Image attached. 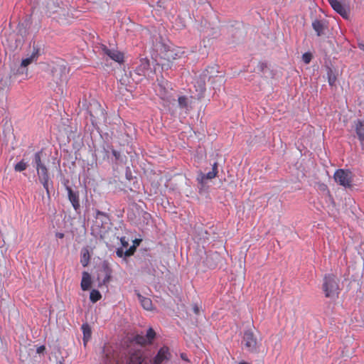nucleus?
Listing matches in <instances>:
<instances>
[{
	"label": "nucleus",
	"instance_id": "obj_1",
	"mask_svg": "<svg viewBox=\"0 0 364 364\" xmlns=\"http://www.w3.org/2000/svg\"><path fill=\"white\" fill-rule=\"evenodd\" d=\"M323 291L327 298L338 297L339 285L334 274L326 275L323 278Z\"/></svg>",
	"mask_w": 364,
	"mask_h": 364
},
{
	"label": "nucleus",
	"instance_id": "obj_2",
	"mask_svg": "<svg viewBox=\"0 0 364 364\" xmlns=\"http://www.w3.org/2000/svg\"><path fill=\"white\" fill-rule=\"evenodd\" d=\"M200 102L198 99L193 96H179L178 98V106L181 112H191L193 107Z\"/></svg>",
	"mask_w": 364,
	"mask_h": 364
},
{
	"label": "nucleus",
	"instance_id": "obj_3",
	"mask_svg": "<svg viewBox=\"0 0 364 364\" xmlns=\"http://www.w3.org/2000/svg\"><path fill=\"white\" fill-rule=\"evenodd\" d=\"M336 183L344 187H350L352 185V173L348 170L338 169L334 173Z\"/></svg>",
	"mask_w": 364,
	"mask_h": 364
},
{
	"label": "nucleus",
	"instance_id": "obj_4",
	"mask_svg": "<svg viewBox=\"0 0 364 364\" xmlns=\"http://www.w3.org/2000/svg\"><path fill=\"white\" fill-rule=\"evenodd\" d=\"M101 49L103 53L107 55L112 60L122 63L124 62V53L114 48H108L106 46L102 45Z\"/></svg>",
	"mask_w": 364,
	"mask_h": 364
},
{
	"label": "nucleus",
	"instance_id": "obj_5",
	"mask_svg": "<svg viewBox=\"0 0 364 364\" xmlns=\"http://www.w3.org/2000/svg\"><path fill=\"white\" fill-rule=\"evenodd\" d=\"M36 171L40 182L46 189L48 196L50 197L49 174L47 167L44 165L36 168Z\"/></svg>",
	"mask_w": 364,
	"mask_h": 364
},
{
	"label": "nucleus",
	"instance_id": "obj_6",
	"mask_svg": "<svg viewBox=\"0 0 364 364\" xmlns=\"http://www.w3.org/2000/svg\"><path fill=\"white\" fill-rule=\"evenodd\" d=\"M243 342L249 351L254 352L257 350V341L252 331L248 330L245 332Z\"/></svg>",
	"mask_w": 364,
	"mask_h": 364
},
{
	"label": "nucleus",
	"instance_id": "obj_7",
	"mask_svg": "<svg viewBox=\"0 0 364 364\" xmlns=\"http://www.w3.org/2000/svg\"><path fill=\"white\" fill-rule=\"evenodd\" d=\"M108 220V216L105 213L97 210L95 220L92 227V230L101 232V228H105L104 225L107 224Z\"/></svg>",
	"mask_w": 364,
	"mask_h": 364
},
{
	"label": "nucleus",
	"instance_id": "obj_8",
	"mask_svg": "<svg viewBox=\"0 0 364 364\" xmlns=\"http://www.w3.org/2000/svg\"><path fill=\"white\" fill-rule=\"evenodd\" d=\"M312 28L318 36H321L325 35L326 31L328 30V23L325 20L315 19L312 22Z\"/></svg>",
	"mask_w": 364,
	"mask_h": 364
},
{
	"label": "nucleus",
	"instance_id": "obj_9",
	"mask_svg": "<svg viewBox=\"0 0 364 364\" xmlns=\"http://www.w3.org/2000/svg\"><path fill=\"white\" fill-rule=\"evenodd\" d=\"M328 1L334 11L343 18H348V11L338 0H328Z\"/></svg>",
	"mask_w": 364,
	"mask_h": 364
},
{
	"label": "nucleus",
	"instance_id": "obj_10",
	"mask_svg": "<svg viewBox=\"0 0 364 364\" xmlns=\"http://www.w3.org/2000/svg\"><path fill=\"white\" fill-rule=\"evenodd\" d=\"M169 349L164 346L159 349L156 355L154 358V364H161L164 360L168 359Z\"/></svg>",
	"mask_w": 364,
	"mask_h": 364
},
{
	"label": "nucleus",
	"instance_id": "obj_11",
	"mask_svg": "<svg viewBox=\"0 0 364 364\" xmlns=\"http://www.w3.org/2000/svg\"><path fill=\"white\" fill-rule=\"evenodd\" d=\"M149 60L147 58H141L139 60V65L136 68V73L139 75L144 76L149 70Z\"/></svg>",
	"mask_w": 364,
	"mask_h": 364
},
{
	"label": "nucleus",
	"instance_id": "obj_12",
	"mask_svg": "<svg viewBox=\"0 0 364 364\" xmlns=\"http://www.w3.org/2000/svg\"><path fill=\"white\" fill-rule=\"evenodd\" d=\"M218 173V164L215 162L213 165L212 171H209L208 173L204 174L203 173H200V178H198V180L200 183H204L205 180L206 179H213L216 177Z\"/></svg>",
	"mask_w": 364,
	"mask_h": 364
},
{
	"label": "nucleus",
	"instance_id": "obj_13",
	"mask_svg": "<svg viewBox=\"0 0 364 364\" xmlns=\"http://www.w3.org/2000/svg\"><path fill=\"white\" fill-rule=\"evenodd\" d=\"M68 192V198L72 203L74 209L77 210L80 208L79 196L77 193L74 192L70 187H67Z\"/></svg>",
	"mask_w": 364,
	"mask_h": 364
},
{
	"label": "nucleus",
	"instance_id": "obj_14",
	"mask_svg": "<svg viewBox=\"0 0 364 364\" xmlns=\"http://www.w3.org/2000/svg\"><path fill=\"white\" fill-rule=\"evenodd\" d=\"M136 296L138 297L139 301L141 303L142 307L147 311L153 310V304L152 301L149 298H146L143 296L140 293H136Z\"/></svg>",
	"mask_w": 364,
	"mask_h": 364
},
{
	"label": "nucleus",
	"instance_id": "obj_15",
	"mask_svg": "<svg viewBox=\"0 0 364 364\" xmlns=\"http://www.w3.org/2000/svg\"><path fill=\"white\" fill-rule=\"evenodd\" d=\"M355 129L359 140L364 141V119L355 122Z\"/></svg>",
	"mask_w": 364,
	"mask_h": 364
},
{
	"label": "nucleus",
	"instance_id": "obj_16",
	"mask_svg": "<svg viewBox=\"0 0 364 364\" xmlns=\"http://www.w3.org/2000/svg\"><path fill=\"white\" fill-rule=\"evenodd\" d=\"M91 286V277L87 272L82 273L81 288L83 291L88 290Z\"/></svg>",
	"mask_w": 364,
	"mask_h": 364
},
{
	"label": "nucleus",
	"instance_id": "obj_17",
	"mask_svg": "<svg viewBox=\"0 0 364 364\" xmlns=\"http://www.w3.org/2000/svg\"><path fill=\"white\" fill-rule=\"evenodd\" d=\"M82 330L83 333V342L86 345L87 342L90 339L92 335L91 328L87 323L82 325Z\"/></svg>",
	"mask_w": 364,
	"mask_h": 364
},
{
	"label": "nucleus",
	"instance_id": "obj_18",
	"mask_svg": "<svg viewBox=\"0 0 364 364\" xmlns=\"http://www.w3.org/2000/svg\"><path fill=\"white\" fill-rule=\"evenodd\" d=\"M143 360L141 352H134L130 355L128 364H141Z\"/></svg>",
	"mask_w": 364,
	"mask_h": 364
},
{
	"label": "nucleus",
	"instance_id": "obj_19",
	"mask_svg": "<svg viewBox=\"0 0 364 364\" xmlns=\"http://www.w3.org/2000/svg\"><path fill=\"white\" fill-rule=\"evenodd\" d=\"M158 95L163 100H169L171 96L169 95V92L166 89L165 85L159 83V89L157 90Z\"/></svg>",
	"mask_w": 364,
	"mask_h": 364
},
{
	"label": "nucleus",
	"instance_id": "obj_20",
	"mask_svg": "<svg viewBox=\"0 0 364 364\" xmlns=\"http://www.w3.org/2000/svg\"><path fill=\"white\" fill-rule=\"evenodd\" d=\"M48 11L50 14H58L65 15V10L61 8L59 5H55L54 2H52L48 6Z\"/></svg>",
	"mask_w": 364,
	"mask_h": 364
},
{
	"label": "nucleus",
	"instance_id": "obj_21",
	"mask_svg": "<svg viewBox=\"0 0 364 364\" xmlns=\"http://www.w3.org/2000/svg\"><path fill=\"white\" fill-rule=\"evenodd\" d=\"M101 112V105L97 101H93L87 107V114H97Z\"/></svg>",
	"mask_w": 364,
	"mask_h": 364
},
{
	"label": "nucleus",
	"instance_id": "obj_22",
	"mask_svg": "<svg viewBox=\"0 0 364 364\" xmlns=\"http://www.w3.org/2000/svg\"><path fill=\"white\" fill-rule=\"evenodd\" d=\"M103 271L105 272V277L103 279V282L104 283H107V282H109L110 279H111V277H112V269H110V267L108 266L107 264H103Z\"/></svg>",
	"mask_w": 364,
	"mask_h": 364
},
{
	"label": "nucleus",
	"instance_id": "obj_23",
	"mask_svg": "<svg viewBox=\"0 0 364 364\" xmlns=\"http://www.w3.org/2000/svg\"><path fill=\"white\" fill-rule=\"evenodd\" d=\"M101 294L98 290L92 289L90 294V299L92 302L95 303L101 299Z\"/></svg>",
	"mask_w": 364,
	"mask_h": 364
},
{
	"label": "nucleus",
	"instance_id": "obj_24",
	"mask_svg": "<svg viewBox=\"0 0 364 364\" xmlns=\"http://www.w3.org/2000/svg\"><path fill=\"white\" fill-rule=\"evenodd\" d=\"M41 154L42 151H38L34 154L33 162L36 168L45 165L41 161Z\"/></svg>",
	"mask_w": 364,
	"mask_h": 364
},
{
	"label": "nucleus",
	"instance_id": "obj_25",
	"mask_svg": "<svg viewBox=\"0 0 364 364\" xmlns=\"http://www.w3.org/2000/svg\"><path fill=\"white\" fill-rule=\"evenodd\" d=\"M90 260V254L87 249L84 250L82 252L81 263L83 267H86L88 264Z\"/></svg>",
	"mask_w": 364,
	"mask_h": 364
},
{
	"label": "nucleus",
	"instance_id": "obj_26",
	"mask_svg": "<svg viewBox=\"0 0 364 364\" xmlns=\"http://www.w3.org/2000/svg\"><path fill=\"white\" fill-rule=\"evenodd\" d=\"M28 167V164L23 160H21L18 163H17L14 166V170L18 172L23 171L26 170Z\"/></svg>",
	"mask_w": 364,
	"mask_h": 364
},
{
	"label": "nucleus",
	"instance_id": "obj_27",
	"mask_svg": "<svg viewBox=\"0 0 364 364\" xmlns=\"http://www.w3.org/2000/svg\"><path fill=\"white\" fill-rule=\"evenodd\" d=\"M156 336V333L154 331L153 328H149L146 332V338L149 341V343L151 342V341Z\"/></svg>",
	"mask_w": 364,
	"mask_h": 364
},
{
	"label": "nucleus",
	"instance_id": "obj_28",
	"mask_svg": "<svg viewBox=\"0 0 364 364\" xmlns=\"http://www.w3.org/2000/svg\"><path fill=\"white\" fill-rule=\"evenodd\" d=\"M312 59V55L311 53H305L302 55V60L306 63L309 64Z\"/></svg>",
	"mask_w": 364,
	"mask_h": 364
},
{
	"label": "nucleus",
	"instance_id": "obj_29",
	"mask_svg": "<svg viewBox=\"0 0 364 364\" xmlns=\"http://www.w3.org/2000/svg\"><path fill=\"white\" fill-rule=\"evenodd\" d=\"M33 56H31L30 58H27L23 59L21 61V66L22 67L28 66V65H30L33 62Z\"/></svg>",
	"mask_w": 364,
	"mask_h": 364
},
{
	"label": "nucleus",
	"instance_id": "obj_30",
	"mask_svg": "<svg viewBox=\"0 0 364 364\" xmlns=\"http://www.w3.org/2000/svg\"><path fill=\"white\" fill-rule=\"evenodd\" d=\"M135 341L137 343H139L141 345H144L146 343V338L143 336H136L135 338Z\"/></svg>",
	"mask_w": 364,
	"mask_h": 364
},
{
	"label": "nucleus",
	"instance_id": "obj_31",
	"mask_svg": "<svg viewBox=\"0 0 364 364\" xmlns=\"http://www.w3.org/2000/svg\"><path fill=\"white\" fill-rule=\"evenodd\" d=\"M134 251H135V247L132 246L125 252L124 255L126 256H131L134 254Z\"/></svg>",
	"mask_w": 364,
	"mask_h": 364
},
{
	"label": "nucleus",
	"instance_id": "obj_32",
	"mask_svg": "<svg viewBox=\"0 0 364 364\" xmlns=\"http://www.w3.org/2000/svg\"><path fill=\"white\" fill-rule=\"evenodd\" d=\"M164 3H165V1H164V0H159V1L156 2V5H157V6H159V8H161V9H165Z\"/></svg>",
	"mask_w": 364,
	"mask_h": 364
},
{
	"label": "nucleus",
	"instance_id": "obj_33",
	"mask_svg": "<svg viewBox=\"0 0 364 364\" xmlns=\"http://www.w3.org/2000/svg\"><path fill=\"white\" fill-rule=\"evenodd\" d=\"M112 153L113 156L116 158V159H118L119 158L120 154L117 150L112 149Z\"/></svg>",
	"mask_w": 364,
	"mask_h": 364
},
{
	"label": "nucleus",
	"instance_id": "obj_34",
	"mask_svg": "<svg viewBox=\"0 0 364 364\" xmlns=\"http://www.w3.org/2000/svg\"><path fill=\"white\" fill-rule=\"evenodd\" d=\"M193 311L196 314H198L200 313V309L197 304L193 305Z\"/></svg>",
	"mask_w": 364,
	"mask_h": 364
},
{
	"label": "nucleus",
	"instance_id": "obj_35",
	"mask_svg": "<svg viewBox=\"0 0 364 364\" xmlns=\"http://www.w3.org/2000/svg\"><path fill=\"white\" fill-rule=\"evenodd\" d=\"M45 350H46L45 346H41L37 348L36 352H37V353L40 354V353H42Z\"/></svg>",
	"mask_w": 364,
	"mask_h": 364
},
{
	"label": "nucleus",
	"instance_id": "obj_36",
	"mask_svg": "<svg viewBox=\"0 0 364 364\" xmlns=\"http://www.w3.org/2000/svg\"><path fill=\"white\" fill-rule=\"evenodd\" d=\"M55 236L58 238L62 239V238L64 237V233H63V232H56L55 233Z\"/></svg>",
	"mask_w": 364,
	"mask_h": 364
},
{
	"label": "nucleus",
	"instance_id": "obj_37",
	"mask_svg": "<svg viewBox=\"0 0 364 364\" xmlns=\"http://www.w3.org/2000/svg\"><path fill=\"white\" fill-rule=\"evenodd\" d=\"M59 70H60L61 73H65V71H66V68L65 66H60L59 68Z\"/></svg>",
	"mask_w": 364,
	"mask_h": 364
},
{
	"label": "nucleus",
	"instance_id": "obj_38",
	"mask_svg": "<svg viewBox=\"0 0 364 364\" xmlns=\"http://www.w3.org/2000/svg\"><path fill=\"white\" fill-rule=\"evenodd\" d=\"M335 80H336L335 78L333 79L330 77L328 79V82H329L330 85H333L335 82Z\"/></svg>",
	"mask_w": 364,
	"mask_h": 364
},
{
	"label": "nucleus",
	"instance_id": "obj_39",
	"mask_svg": "<svg viewBox=\"0 0 364 364\" xmlns=\"http://www.w3.org/2000/svg\"><path fill=\"white\" fill-rule=\"evenodd\" d=\"M121 242L123 246L127 247L128 245V242L125 241L124 238H122Z\"/></svg>",
	"mask_w": 364,
	"mask_h": 364
},
{
	"label": "nucleus",
	"instance_id": "obj_40",
	"mask_svg": "<svg viewBox=\"0 0 364 364\" xmlns=\"http://www.w3.org/2000/svg\"><path fill=\"white\" fill-rule=\"evenodd\" d=\"M358 48L362 50L363 51H364V43H359L358 44Z\"/></svg>",
	"mask_w": 364,
	"mask_h": 364
},
{
	"label": "nucleus",
	"instance_id": "obj_41",
	"mask_svg": "<svg viewBox=\"0 0 364 364\" xmlns=\"http://www.w3.org/2000/svg\"><path fill=\"white\" fill-rule=\"evenodd\" d=\"M122 254H123L122 250H118L117 251V255L119 257H122Z\"/></svg>",
	"mask_w": 364,
	"mask_h": 364
},
{
	"label": "nucleus",
	"instance_id": "obj_42",
	"mask_svg": "<svg viewBox=\"0 0 364 364\" xmlns=\"http://www.w3.org/2000/svg\"><path fill=\"white\" fill-rule=\"evenodd\" d=\"M181 358H182L183 360H187V358H186V354L182 353V354L181 355Z\"/></svg>",
	"mask_w": 364,
	"mask_h": 364
},
{
	"label": "nucleus",
	"instance_id": "obj_43",
	"mask_svg": "<svg viewBox=\"0 0 364 364\" xmlns=\"http://www.w3.org/2000/svg\"><path fill=\"white\" fill-rule=\"evenodd\" d=\"M66 78V77L65 76V77H63V76L61 75H60V81H63V80H65Z\"/></svg>",
	"mask_w": 364,
	"mask_h": 364
},
{
	"label": "nucleus",
	"instance_id": "obj_44",
	"mask_svg": "<svg viewBox=\"0 0 364 364\" xmlns=\"http://www.w3.org/2000/svg\"><path fill=\"white\" fill-rule=\"evenodd\" d=\"M140 241H141L140 240H136L134 242H135L137 245H139V242H140Z\"/></svg>",
	"mask_w": 364,
	"mask_h": 364
},
{
	"label": "nucleus",
	"instance_id": "obj_45",
	"mask_svg": "<svg viewBox=\"0 0 364 364\" xmlns=\"http://www.w3.org/2000/svg\"><path fill=\"white\" fill-rule=\"evenodd\" d=\"M239 364H247V363L245 362H240V363H239Z\"/></svg>",
	"mask_w": 364,
	"mask_h": 364
},
{
	"label": "nucleus",
	"instance_id": "obj_46",
	"mask_svg": "<svg viewBox=\"0 0 364 364\" xmlns=\"http://www.w3.org/2000/svg\"><path fill=\"white\" fill-rule=\"evenodd\" d=\"M202 90H205V85H204V84L203 85Z\"/></svg>",
	"mask_w": 364,
	"mask_h": 364
}]
</instances>
